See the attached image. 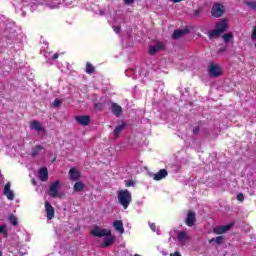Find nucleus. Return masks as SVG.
Returning a JSON list of instances; mask_svg holds the SVG:
<instances>
[{"label":"nucleus","mask_w":256,"mask_h":256,"mask_svg":"<svg viewBox=\"0 0 256 256\" xmlns=\"http://www.w3.org/2000/svg\"><path fill=\"white\" fill-rule=\"evenodd\" d=\"M215 29L223 35L227 29H229V24L227 23V20H221L220 22L216 23Z\"/></svg>","instance_id":"nucleus-7"},{"label":"nucleus","mask_w":256,"mask_h":256,"mask_svg":"<svg viewBox=\"0 0 256 256\" xmlns=\"http://www.w3.org/2000/svg\"><path fill=\"white\" fill-rule=\"evenodd\" d=\"M169 173L165 169H161L159 172L152 174L151 177L154 179V181H161L162 179H165Z\"/></svg>","instance_id":"nucleus-11"},{"label":"nucleus","mask_w":256,"mask_h":256,"mask_svg":"<svg viewBox=\"0 0 256 256\" xmlns=\"http://www.w3.org/2000/svg\"><path fill=\"white\" fill-rule=\"evenodd\" d=\"M44 5H47L50 7V9H57L59 5H61L62 1L61 0H42Z\"/></svg>","instance_id":"nucleus-13"},{"label":"nucleus","mask_w":256,"mask_h":256,"mask_svg":"<svg viewBox=\"0 0 256 256\" xmlns=\"http://www.w3.org/2000/svg\"><path fill=\"white\" fill-rule=\"evenodd\" d=\"M149 226L154 233H157L159 235V230H157V226L155 225V223H149Z\"/></svg>","instance_id":"nucleus-31"},{"label":"nucleus","mask_w":256,"mask_h":256,"mask_svg":"<svg viewBox=\"0 0 256 256\" xmlns=\"http://www.w3.org/2000/svg\"><path fill=\"white\" fill-rule=\"evenodd\" d=\"M60 105H61V100L55 99L54 100V107H60Z\"/></svg>","instance_id":"nucleus-36"},{"label":"nucleus","mask_w":256,"mask_h":256,"mask_svg":"<svg viewBox=\"0 0 256 256\" xmlns=\"http://www.w3.org/2000/svg\"><path fill=\"white\" fill-rule=\"evenodd\" d=\"M186 225L188 227H193L195 225V213L194 212H189L186 218Z\"/></svg>","instance_id":"nucleus-20"},{"label":"nucleus","mask_w":256,"mask_h":256,"mask_svg":"<svg viewBox=\"0 0 256 256\" xmlns=\"http://www.w3.org/2000/svg\"><path fill=\"white\" fill-rule=\"evenodd\" d=\"M76 121L80 125H83L85 127V126L89 125V123H91V118L89 116H78V117H76Z\"/></svg>","instance_id":"nucleus-17"},{"label":"nucleus","mask_w":256,"mask_h":256,"mask_svg":"<svg viewBox=\"0 0 256 256\" xmlns=\"http://www.w3.org/2000/svg\"><path fill=\"white\" fill-rule=\"evenodd\" d=\"M91 233L94 235V237H111V230L107 229H99L98 226H96Z\"/></svg>","instance_id":"nucleus-4"},{"label":"nucleus","mask_w":256,"mask_h":256,"mask_svg":"<svg viewBox=\"0 0 256 256\" xmlns=\"http://www.w3.org/2000/svg\"><path fill=\"white\" fill-rule=\"evenodd\" d=\"M209 243H217V245H221V243H223V236L212 238L209 240Z\"/></svg>","instance_id":"nucleus-27"},{"label":"nucleus","mask_w":256,"mask_h":256,"mask_svg":"<svg viewBox=\"0 0 256 256\" xmlns=\"http://www.w3.org/2000/svg\"><path fill=\"white\" fill-rule=\"evenodd\" d=\"M3 193L9 201H13V199H15V194L13 193V190H11V183L10 182L6 183V185L4 186V192Z\"/></svg>","instance_id":"nucleus-9"},{"label":"nucleus","mask_w":256,"mask_h":256,"mask_svg":"<svg viewBox=\"0 0 256 256\" xmlns=\"http://www.w3.org/2000/svg\"><path fill=\"white\" fill-rule=\"evenodd\" d=\"M0 256H2L1 252H0Z\"/></svg>","instance_id":"nucleus-45"},{"label":"nucleus","mask_w":256,"mask_h":256,"mask_svg":"<svg viewBox=\"0 0 256 256\" xmlns=\"http://www.w3.org/2000/svg\"><path fill=\"white\" fill-rule=\"evenodd\" d=\"M113 30L115 31V33H121V26H114Z\"/></svg>","instance_id":"nucleus-37"},{"label":"nucleus","mask_w":256,"mask_h":256,"mask_svg":"<svg viewBox=\"0 0 256 256\" xmlns=\"http://www.w3.org/2000/svg\"><path fill=\"white\" fill-rule=\"evenodd\" d=\"M172 3H181L183 0H170Z\"/></svg>","instance_id":"nucleus-43"},{"label":"nucleus","mask_w":256,"mask_h":256,"mask_svg":"<svg viewBox=\"0 0 256 256\" xmlns=\"http://www.w3.org/2000/svg\"><path fill=\"white\" fill-rule=\"evenodd\" d=\"M9 221H10V223H11L12 225H14V226L17 225V217L11 215V216L9 217Z\"/></svg>","instance_id":"nucleus-32"},{"label":"nucleus","mask_w":256,"mask_h":256,"mask_svg":"<svg viewBox=\"0 0 256 256\" xmlns=\"http://www.w3.org/2000/svg\"><path fill=\"white\" fill-rule=\"evenodd\" d=\"M46 217L51 221L55 217V208L49 202H45Z\"/></svg>","instance_id":"nucleus-8"},{"label":"nucleus","mask_w":256,"mask_h":256,"mask_svg":"<svg viewBox=\"0 0 256 256\" xmlns=\"http://www.w3.org/2000/svg\"><path fill=\"white\" fill-rule=\"evenodd\" d=\"M170 256H181V252H174V253H171Z\"/></svg>","instance_id":"nucleus-41"},{"label":"nucleus","mask_w":256,"mask_h":256,"mask_svg":"<svg viewBox=\"0 0 256 256\" xmlns=\"http://www.w3.org/2000/svg\"><path fill=\"white\" fill-rule=\"evenodd\" d=\"M86 73H88V75L95 73V67H93L90 62L86 63Z\"/></svg>","instance_id":"nucleus-26"},{"label":"nucleus","mask_w":256,"mask_h":256,"mask_svg":"<svg viewBox=\"0 0 256 256\" xmlns=\"http://www.w3.org/2000/svg\"><path fill=\"white\" fill-rule=\"evenodd\" d=\"M134 256H139V254H135Z\"/></svg>","instance_id":"nucleus-44"},{"label":"nucleus","mask_w":256,"mask_h":256,"mask_svg":"<svg viewBox=\"0 0 256 256\" xmlns=\"http://www.w3.org/2000/svg\"><path fill=\"white\" fill-rule=\"evenodd\" d=\"M231 229V225L217 226L214 228V233L216 235H223V233H227Z\"/></svg>","instance_id":"nucleus-14"},{"label":"nucleus","mask_w":256,"mask_h":256,"mask_svg":"<svg viewBox=\"0 0 256 256\" xmlns=\"http://www.w3.org/2000/svg\"><path fill=\"white\" fill-rule=\"evenodd\" d=\"M199 131H200L199 126H195V127L193 128V135H198V134H199Z\"/></svg>","instance_id":"nucleus-35"},{"label":"nucleus","mask_w":256,"mask_h":256,"mask_svg":"<svg viewBox=\"0 0 256 256\" xmlns=\"http://www.w3.org/2000/svg\"><path fill=\"white\" fill-rule=\"evenodd\" d=\"M126 187H135V181L133 180H125Z\"/></svg>","instance_id":"nucleus-30"},{"label":"nucleus","mask_w":256,"mask_h":256,"mask_svg":"<svg viewBox=\"0 0 256 256\" xmlns=\"http://www.w3.org/2000/svg\"><path fill=\"white\" fill-rule=\"evenodd\" d=\"M115 243V237L107 236L106 238H104V245H102V247H111V245H113Z\"/></svg>","instance_id":"nucleus-23"},{"label":"nucleus","mask_w":256,"mask_h":256,"mask_svg":"<svg viewBox=\"0 0 256 256\" xmlns=\"http://www.w3.org/2000/svg\"><path fill=\"white\" fill-rule=\"evenodd\" d=\"M177 240L180 245H187V241L191 240V236L189 235V233L181 231L177 235Z\"/></svg>","instance_id":"nucleus-6"},{"label":"nucleus","mask_w":256,"mask_h":256,"mask_svg":"<svg viewBox=\"0 0 256 256\" xmlns=\"http://www.w3.org/2000/svg\"><path fill=\"white\" fill-rule=\"evenodd\" d=\"M246 5L250 7V9H256V2H246Z\"/></svg>","instance_id":"nucleus-33"},{"label":"nucleus","mask_w":256,"mask_h":256,"mask_svg":"<svg viewBox=\"0 0 256 256\" xmlns=\"http://www.w3.org/2000/svg\"><path fill=\"white\" fill-rule=\"evenodd\" d=\"M52 59H53L54 61H55V59H59V54H58V53L54 54L53 57H52Z\"/></svg>","instance_id":"nucleus-42"},{"label":"nucleus","mask_w":256,"mask_h":256,"mask_svg":"<svg viewBox=\"0 0 256 256\" xmlns=\"http://www.w3.org/2000/svg\"><path fill=\"white\" fill-rule=\"evenodd\" d=\"M251 39L252 41H256V26H254V29L252 31Z\"/></svg>","instance_id":"nucleus-34"},{"label":"nucleus","mask_w":256,"mask_h":256,"mask_svg":"<svg viewBox=\"0 0 256 256\" xmlns=\"http://www.w3.org/2000/svg\"><path fill=\"white\" fill-rule=\"evenodd\" d=\"M30 129L32 131H45V128H43L41 122L35 120L30 122Z\"/></svg>","instance_id":"nucleus-18"},{"label":"nucleus","mask_w":256,"mask_h":256,"mask_svg":"<svg viewBox=\"0 0 256 256\" xmlns=\"http://www.w3.org/2000/svg\"><path fill=\"white\" fill-rule=\"evenodd\" d=\"M208 37H209V39H218V37H221V34L215 28L214 30H210L208 32Z\"/></svg>","instance_id":"nucleus-24"},{"label":"nucleus","mask_w":256,"mask_h":256,"mask_svg":"<svg viewBox=\"0 0 256 256\" xmlns=\"http://www.w3.org/2000/svg\"><path fill=\"white\" fill-rule=\"evenodd\" d=\"M236 199H237L238 201H243V200L245 199V196H243V194H238L237 197H236Z\"/></svg>","instance_id":"nucleus-38"},{"label":"nucleus","mask_w":256,"mask_h":256,"mask_svg":"<svg viewBox=\"0 0 256 256\" xmlns=\"http://www.w3.org/2000/svg\"><path fill=\"white\" fill-rule=\"evenodd\" d=\"M7 227L5 226H0V233H5Z\"/></svg>","instance_id":"nucleus-40"},{"label":"nucleus","mask_w":256,"mask_h":256,"mask_svg":"<svg viewBox=\"0 0 256 256\" xmlns=\"http://www.w3.org/2000/svg\"><path fill=\"white\" fill-rule=\"evenodd\" d=\"M125 127H127V123L123 122L122 124L118 125L114 130V137L117 139L123 131H125Z\"/></svg>","instance_id":"nucleus-19"},{"label":"nucleus","mask_w":256,"mask_h":256,"mask_svg":"<svg viewBox=\"0 0 256 256\" xmlns=\"http://www.w3.org/2000/svg\"><path fill=\"white\" fill-rule=\"evenodd\" d=\"M83 188L84 186H83V183L81 182H76L74 184V191H83Z\"/></svg>","instance_id":"nucleus-29"},{"label":"nucleus","mask_w":256,"mask_h":256,"mask_svg":"<svg viewBox=\"0 0 256 256\" xmlns=\"http://www.w3.org/2000/svg\"><path fill=\"white\" fill-rule=\"evenodd\" d=\"M113 227L121 235H123L125 233V228L123 227V221H121V220L114 221L113 222Z\"/></svg>","instance_id":"nucleus-15"},{"label":"nucleus","mask_w":256,"mask_h":256,"mask_svg":"<svg viewBox=\"0 0 256 256\" xmlns=\"http://www.w3.org/2000/svg\"><path fill=\"white\" fill-rule=\"evenodd\" d=\"M163 49H165V44L162 42H156L154 46H150L149 53L151 55H156L159 51H163Z\"/></svg>","instance_id":"nucleus-10"},{"label":"nucleus","mask_w":256,"mask_h":256,"mask_svg":"<svg viewBox=\"0 0 256 256\" xmlns=\"http://www.w3.org/2000/svg\"><path fill=\"white\" fill-rule=\"evenodd\" d=\"M38 177L40 181H48L49 180V170H47V167H43L38 172Z\"/></svg>","instance_id":"nucleus-12"},{"label":"nucleus","mask_w":256,"mask_h":256,"mask_svg":"<svg viewBox=\"0 0 256 256\" xmlns=\"http://www.w3.org/2000/svg\"><path fill=\"white\" fill-rule=\"evenodd\" d=\"M42 151H43V146L37 145L32 148L31 155L32 157H37V155H39V153H41Z\"/></svg>","instance_id":"nucleus-25"},{"label":"nucleus","mask_w":256,"mask_h":256,"mask_svg":"<svg viewBox=\"0 0 256 256\" xmlns=\"http://www.w3.org/2000/svg\"><path fill=\"white\" fill-rule=\"evenodd\" d=\"M222 39H223L224 43H229V41H231V39H233V34L232 33L224 34L222 36Z\"/></svg>","instance_id":"nucleus-28"},{"label":"nucleus","mask_w":256,"mask_h":256,"mask_svg":"<svg viewBox=\"0 0 256 256\" xmlns=\"http://www.w3.org/2000/svg\"><path fill=\"white\" fill-rule=\"evenodd\" d=\"M225 13V6H223V4L221 3H215L213 6H212V9H211V15L212 17H223V14Z\"/></svg>","instance_id":"nucleus-3"},{"label":"nucleus","mask_w":256,"mask_h":256,"mask_svg":"<svg viewBox=\"0 0 256 256\" xmlns=\"http://www.w3.org/2000/svg\"><path fill=\"white\" fill-rule=\"evenodd\" d=\"M187 33H189V31L187 29L184 30H175L172 38L174 39H181V37H184V35H187Z\"/></svg>","instance_id":"nucleus-21"},{"label":"nucleus","mask_w":256,"mask_h":256,"mask_svg":"<svg viewBox=\"0 0 256 256\" xmlns=\"http://www.w3.org/2000/svg\"><path fill=\"white\" fill-rule=\"evenodd\" d=\"M124 3L126 5H133V3H135V0H124Z\"/></svg>","instance_id":"nucleus-39"},{"label":"nucleus","mask_w":256,"mask_h":256,"mask_svg":"<svg viewBox=\"0 0 256 256\" xmlns=\"http://www.w3.org/2000/svg\"><path fill=\"white\" fill-rule=\"evenodd\" d=\"M111 109H112V113L116 117L121 116V113H123V108L121 106H119V104H117V103H112Z\"/></svg>","instance_id":"nucleus-16"},{"label":"nucleus","mask_w":256,"mask_h":256,"mask_svg":"<svg viewBox=\"0 0 256 256\" xmlns=\"http://www.w3.org/2000/svg\"><path fill=\"white\" fill-rule=\"evenodd\" d=\"M118 201L124 209H127V207L131 205V201H132L131 192L129 190L118 191Z\"/></svg>","instance_id":"nucleus-1"},{"label":"nucleus","mask_w":256,"mask_h":256,"mask_svg":"<svg viewBox=\"0 0 256 256\" xmlns=\"http://www.w3.org/2000/svg\"><path fill=\"white\" fill-rule=\"evenodd\" d=\"M69 175H70V179H72V181H78L79 180V171H77L76 168H71L69 170Z\"/></svg>","instance_id":"nucleus-22"},{"label":"nucleus","mask_w":256,"mask_h":256,"mask_svg":"<svg viewBox=\"0 0 256 256\" xmlns=\"http://www.w3.org/2000/svg\"><path fill=\"white\" fill-rule=\"evenodd\" d=\"M208 72L210 77H219L221 76V68L219 67V65L211 63L208 67Z\"/></svg>","instance_id":"nucleus-5"},{"label":"nucleus","mask_w":256,"mask_h":256,"mask_svg":"<svg viewBox=\"0 0 256 256\" xmlns=\"http://www.w3.org/2000/svg\"><path fill=\"white\" fill-rule=\"evenodd\" d=\"M60 190H61V181L56 180L50 185V188H49L50 197H52V199H56V197H61V194H59Z\"/></svg>","instance_id":"nucleus-2"}]
</instances>
